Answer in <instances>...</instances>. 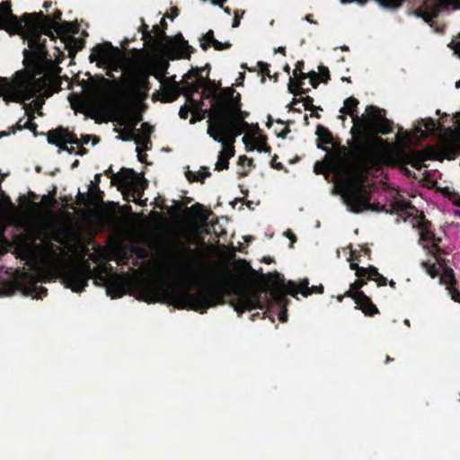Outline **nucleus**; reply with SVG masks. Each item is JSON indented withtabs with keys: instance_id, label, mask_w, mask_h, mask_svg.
Wrapping results in <instances>:
<instances>
[{
	"instance_id": "1",
	"label": "nucleus",
	"mask_w": 460,
	"mask_h": 460,
	"mask_svg": "<svg viewBox=\"0 0 460 460\" xmlns=\"http://www.w3.org/2000/svg\"><path fill=\"white\" fill-rule=\"evenodd\" d=\"M348 209L354 213L364 210L397 213L412 218V225L420 231V241L429 253L439 261L441 239L430 229V223L419 211L405 201L398 191L385 184L372 186L363 172H349L336 186Z\"/></svg>"
},
{
	"instance_id": "2",
	"label": "nucleus",
	"mask_w": 460,
	"mask_h": 460,
	"mask_svg": "<svg viewBox=\"0 0 460 460\" xmlns=\"http://www.w3.org/2000/svg\"><path fill=\"white\" fill-rule=\"evenodd\" d=\"M276 276L278 278L276 280L277 287L272 288L270 292L263 288L239 291L231 302L234 310L242 314L246 310H252L257 307L270 309L276 306L279 312V319L282 323H285L288 320L286 308L288 305V299L286 298L287 294L296 296L298 293H301L304 296H308L313 293H323V291L322 285L309 288L307 279L302 280L299 285L294 281H288V284L285 285L283 278H281L279 273H276Z\"/></svg>"
},
{
	"instance_id": "3",
	"label": "nucleus",
	"mask_w": 460,
	"mask_h": 460,
	"mask_svg": "<svg viewBox=\"0 0 460 460\" xmlns=\"http://www.w3.org/2000/svg\"><path fill=\"white\" fill-rule=\"evenodd\" d=\"M182 90L192 113L190 120L191 124L202 120L206 115L210 117L209 111L214 108L217 97L226 96L227 93V89L222 93L211 89L206 95L204 80L196 73H189L184 76Z\"/></svg>"
},
{
	"instance_id": "4",
	"label": "nucleus",
	"mask_w": 460,
	"mask_h": 460,
	"mask_svg": "<svg viewBox=\"0 0 460 460\" xmlns=\"http://www.w3.org/2000/svg\"><path fill=\"white\" fill-rule=\"evenodd\" d=\"M239 99L240 95L237 93L234 97V90L228 88L226 96L217 97L214 108L209 111L216 127L229 129L236 137L250 128L244 121L246 113L241 111Z\"/></svg>"
},
{
	"instance_id": "5",
	"label": "nucleus",
	"mask_w": 460,
	"mask_h": 460,
	"mask_svg": "<svg viewBox=\"0 0 460 460\" xmlns=\"http://www.w3.org/2000/svg\"><path fill=\"white\" fill-rule=\"evenodd\" d=\"M49 84V78L46 75L37 78L34 75L17 72L13 81L6 78L1 79L0 94L6 101L12 102H24L38 94L49 97L51 94Z\"/></svg>"
},
{
	"instance_id": "6",
	"label": "nucleus",
	"mask_w": 460,
	"mask_h": 460,
	"mask_svg": "<svg viewBox=\"0 0 460 460\" xmlns=\"http://www.w3.org/2000/svg\"><path fill=\"white\" fill-rule=\"evenodd\" d=\"M168 299L177 308H190L204 314L208 308L219 303L220 297L210 289L200 287L196 293L190 292L188 285L172 286L168 289Z\"/></svg>"
},
{
	"instance_id": "7",
	"label": "nucleus",
	"mask_w": 460,
	"mask_h": 460,
	"mask_svg": "<svg viewBox=\"0 0 460 460\" xmlns=\"http://www.w3.org/2000/svg\"><path fill=\"white\" fill-rule=\"evenodd\" d=\"M61 19V12L57 11L54 19L40 16L35 17L26 22L28 46L34 53L37 58H46L45 42L46 39L42 35L49 36L50 40H54V31L58 35L62 34V28L58 21Z\"/></svg>"
},
{
	"instance_id": "8",
	"label": "nucleus",
	"mask_w": 460,
	"mask_h": 460,
	"mask_svg": "<svg viewBox=\"0 0 460 460\" xmlns=\"http://www.w3.org/2000/svg\"><path fill=\"white\" fill-rule=\"evenodd\" d=\"M349 267L351 270H356L358 279L350 284L349 290L346 293V296H351L366 314L372 315L376 314L378 312L376 306L371 302L370 298L359 289L366 283L367 279L375 280L378 286H385L387 283L386 278L381 275L377 269L373 266L364 268L359 267L357 263L350 262Z\"/></svg>"
},
{
	"instance_id": "9",
	"label": "nucleus",
	"mask_w": 460,
	"mask_h": 460,
	"mask_svg": "<svg viewBox=\"0 0 460 460\" xmlns=\"http://www.w3.org/2000/svg\"><path fill=\"white\" fill-rule=\"evenodd\" d=\"M99 67L118 70L122 65L120 50L110 42L96 45L89 57Z\"/></svg>"
},
{
	"instance_id": "10",
	"label": "nucleus",
	"mask_w": 460,
	"mask_h": 460,
	"mask_svg": "<svg viewBox=\"0 0 460 460\" xmlns=\"http://www.w3.org/2000/svg\"><path fill=\"white\" fill-rule=\"evenodd\" d=\"M107 174H112L113 181H118L122 188L132 191V201L138 202L140 200L146 182L145 180L140 179L133 170L122 169L119 173L115 175L112 173L111 169H109Z\"/></svg>"
},
{
	"instance_id": "11",
	"label": "nucleus",
	"mask_w": 460,
	"mask_h": 460,
	"mask_svg": "<svg viewBox=\"0 0 460 460\" xmlns=\"http://www.w3.org/2000/svg\"><path fill=\"white\" fill-rule=\"evenodd\" d=\"M460 9V0H423L422 6L417 12L426 22H430L440 12H451Z\"/></svg>"
},
{
	"instance_id": "12",
	"label": "nucleus",
	"mask_w": 460,
	"mask_h": 460,
	"mask_svg": "<svg viewBox=\"0 0 460 460\" xmlns=\"http://www.w3.org/2000/svg\"><path fill=\"white\" fill-rule=\"evenodd\" d=\"M90 279L89 269L73 266L66 269L62 274V281L66 288L74 292H82Z\"/></svg>"
},
{
	"instance_id": "13",
	"label": "nucleus",
	"mask_w": 460,
	"mask_h": 460,
	"mask_svg": "<svg viewBox=\"0 0 460 460\" xmlns=\"http://www.w3.org/2000/svg\"><path fill=\"white\" fill-rule=\"evenodd\" d=\"M38 283V279L29 273L22 274V278L17 279V286L23 295L30 296L32 298L41 299L46 296L47 288L39 286Z\"/></svg>"
},
{
	"instance_id": "14",
	"label": "nucleus",
	"mask_w": 460,
	"mask_h": 460,
	"mask_svg": "<svg viewBox=\"0 0 460 460\" xmlns=\"http://www.w3.org/2000/svg\"><path fill=\"white\" fill-rule=\"evenodd\" d=\"M369 119V127L382 134H387L391 131V121L385 117V111L376 106H368L366 109Z\"/></svg>"
},
{
	"instance_id": "15",
	"label": "nucleus",
	"mask_w": 460,
	"mask_h": 460,
	"mask_svg": "<svg viewBox=\"0 0 460 460\" xmlns=\"http://www.w3.org/2000/svg\"><path fill=\"white\" fill-rule=\"evenodd\" d=\"M208 134L210 137H212L215 141H217L222 144L223 148L234 147V143L235 141L236 137H234L233 133H230L229 129H226L224 128H217L216 127V121L214 119H208Z\"/></svg>"
},
{
	"instance_id": "16",
	"label": "nucleus",
	"mask_w": 460,
	"mask_h": 460,
	"mask_svg": "<svg viewBox=\"0 0 460 460\" xmlns=\"http://www.w3.org/2000/svg\"><path fill=\"white\" fill-rule=\"evenodd\" d=\"M444 123L445 121L443 118H440L438 122L430 118L419 120L414 129L415 138L419 140L420 138H425L428 134H440L444 127Z\"/></svg>"
},
{
	"instance_id": "17",
	"label": "nucleus",
	"mask_w": 460,
	"mask_h": 460,
	"mask_svg": "<svg viewBox=\"0 0 460 460\" xmlns=\"http://www.w3.org/2000/svg\"><path fill=\"white\" fill-rule=\"evenodd\" d=\"M106 287V294L111 298L120 297L124 294V288L120 279L115 275H110L103 279Z\"/></svg>"
},
{
	"instance_id": "18",
	"label": "nucleus",
	"mask_w": 460,
	"mask_h": 460,
	"mask_svg": "<svg viewBox=\"0 0 460 460\" xmlns=\"http://www.w3.org/2000/svg\"><path fill=\"white\" fill-rule=\"evenodd\" d=\"M259 130L258 126H256L253 132L245 135L243 137V141L246 146L249 145L252 146V148H256L259 152H270V147L267 146L266 138L263 136H257V131Z\"/></svg>"
},
{
	"instance_id": "19",
	"label": "nucleus",
	"mask_w": 460,
	"mask_h": 460,
	"mask_svg": "<svg viewBox=\"0 0 460 460\" xmlns=\"http://www.w3.org/2000/svg\"><path fill=\"white\" fill-rule=\"evenodd\" d=\"M153 132V127L145 122L141 125L140 131L135 133L129 139H133L137 146H142L144 150L151 148L150 134Z\"/></svg>"
},
{
	"instance_id": "20",
	"label": "nucleus",
	"mask_w": 460,
	"mask_h": 460,
	"mask_svg": "<svg viewBox=\"0 0 460 460\" xmlns=\"http://www.w3.org/2000/svg\"><path fill=\"white\" fill-rule=\"evenodd\" d=\"M440 281L447 286L448 294L455 301L460 302V292L454 288L455 277L451 269H446L440 277Z\"/></svg>"
},
{
	"instance_id": "21",
	"label": "nucleus",
	"mask_w": 460,
	"mask_h": 460,
	"mask_svg": "<svg viewBox=\"0 0 460 460\" xmlns=\"http://www.w3.org/2000/svg\"><path fill=\"white\" fill-rule=\"evenodd\" d=\"M234 155V149L231 146L223 148L218 154L216 170L221 171L228 168V160Z\"/></svg>"
},
{
	"instance_id": "22",
	"label": "nucleus",
	"mask_w": 460,
	"mask_h": 460,
	"mask_svg": "<svg viewBox=\"0 0 460 460\" xmlns=\"http://www.w3.org/2000/svg\"><path fill=\"white\" fill-rule=\"evenodd\" d=\"M125 120V126L128 130V139H129L136 133V127L142 120V115L139 112L131 111L128 113Z\"/></svg>"
},
{
	"instance_id": "23",
	"label": "nucleus",
	"mask_w": 460,
	"mask_h": 460,
	"mask_svg": "<svg viewBox=\"0 0 460 460\" xmlns=\"http://www.w3.org/2000/svg\"><path fill=\"white\" fill-rule=\"evenodd\" d=\"M310 84L314 88H316L319 84V77L323 82H327L330 78L329 69L325 66L319 67V74L312 71L309 73Z\"/></svg>"
},
{
	"instance_id": "24",
	"label": "nucleus",
	"mask_w": 460,
	"mask_h": 460,
	"mask_svg": "<svg viewBox=\"0 0 460 460\" xmlns=\"http://www.w3.org/2000/svg\"><path fill=\"white\" fill-rule=\"evenodd\" d=\"M14 20V16L12 13L10 4L6 2H4L0 5V25H5L10 23Z\"/></svg>"
},
{
	"instance_id": "25",
	"label": "nucleus",
	"mask_w": 460,
	"mask_h": 460,
	"mask_svg": "<svg viewBox=\"0 0 460 460\" xmlns=\"http://www.w3.org/2000/svg\"><path fill=\"white\" fill-rule=\"evenodd\" d=\"M58 139L59 141H65L66 143L70 144H75L78 147L81 146V144H88L91 138V136L86 135L83 136L82 141H79L75 136L69 134L68 132H66L64 135H58Z\"/></svg>"
},
{
	"instance_id": "26",
	"label": "nucleus",
	"mask_w": 460,
	"mask_h": 460,
	"mask_svg": "<svg viewBox=\"0 0 460 460\" xmlns=\"http://www.w3.org/2000/svg\"><path fill=\"white\" fill-rule=\"evenodd\" d=\"M26 113L28 114L29 118L27 119H20L14 126L15 128L13 129V132H15V130H21L22 128H28L32 131L36 130L37 125L34 122H32L34 115L30 114V111L28 110H26Z\"/></svg>"
},
{
	"instance_id": "27",
	"label": "nucleus",
	"mask_w": 460,
	"mask_h": 460,
	"mask_svg": "<svg viewBox=\"0 0 460 460\" xmlns=\"http://www.w3.org/2000/svg\"><path fill=\"white\" fill-rule=\"evenodd\" d=\"M316 135L318 136V141L322 144H331L332 141L331 132L323 126L317 127Z\"/></svg>"
},
{
	"instance_id": "28",
	"label": "nucleus",
	"mask_w": 460,
	"mask_h": 460,
	"mask_svg": "<svg viewBox=\"0 0 460 460\" xmlns=\"http://www.w3.org/2000/svg\"><path fill=\"white\" fill-rule=\"evenodd\" d=\"M445 196L453 203V205L456 207L453 209V213L456 216L460 217V195L457 193H455L453 191H450L447 190L445 191Z\"/></svg>"
},
{
	"instance_id": "29",
	"label": "nucleus",
	"mask_w": 460,
	"mask_h": 460,
	"mask_svg": "<svg viewBox=\"0 0 460 460\" xmlns=\"http://www.w3.org/2000/svg\"><path fill=\"white\" fill-rule=\"evenodd\" d=\"M210 175V172L208 168H202L198 172H188L187 178L189 181H203L205 178Z\"/></svg>"
},
{
	"instance_id": "30",
	"label": "nucleus",
	"mask_w": 460,
	"mask_h": 460,
	"mask_svg": "<svg viewBox=\"0 0 460 460\" xmlns=\"http://www.w3.org/2000/svg\"><path fill=\"white\" fill-rule=\"evenodd\" d=\"M193 50V48L190 46L186 41H184L177 49V57L182 58H189Z\"/></svg>"
},
{
	"instance_id": "31",
	"label": "nucleus",
	"mask_w": 460,
	"mask_h": 460,
	"mask_svg": "<svg viewBox=\"0 0 460 460\" xmlns=\"http://www.w3.org/2000/svg\"><path fill=\"white\" fill-rule=\"evenodd\" d=\"M302 66H303V62H297V64L296 65V68L294 69L293 71V75L295 77H296L298 83H297V87H300L303 84H304V80L305 78H307V75L306 74L303 73L302 72Z\"/></svg>"
},
{
	"instance_id": "32",
	"label": "nucleus",
	"mask_w": 460,
	"mask_h": 460,
	"mask_svg": "<svg viewBox=\"0 0 460 460\" xmlns=\"http://www.w3.org/2000/svg\"><path fill=\"white\" fill-rule=\"evenodd\" d=\"M358 103V102L357 99H355L353 97H349L347 100H345L344 107L341 108V112H345V113H349V114H350L352 116L353 115V110H354V108H356Z\"/></svg>"
},
{
	"instance_id": "33",
	"label": "nucleus",
	"mask_w": 460,
	"mask_h": 460,
	"mask_svg": "<svg viewBox=\"0 0 460 460\" xmlns=\"http://www.w3.org/2000/svg\"><path fill=\"white\" fill-rule=\"evenodd\" d=\"M197 208V217L199 219L201 224L208 223L209 217L211 216V212L205 210L200 205L197 204L194 206Z\"/></svg>"
},
{
	"instance_id": "34",
	"label": "nucleus",
	"mask_w": 460,
	"mask_h": 460,
	"mask_svg": "<svg viewBox=\"0 0 460 460\" xmlns=\"http://www.w3.org/2000/svg\"><path fill=\"white\" fill-rule=\"evenodd\" d=\"M216 39L214 38V31L212 30H209L201 40L200 47L201 49L206 51L209 45H211Z\"/></svg>"
},
{
	"instance_id": "35",
	"label": "nucleus",
	"mask_w": 460,
	"mask_h": 460,
	"mask_svg": "<svg viewBox=\"0 0 460 460\" xmlns=\"http://www.w3.org/2000/svg\"><path fill=\"white\" fill-rule=\"evenodd\" d=\"M427 160V156L424 154H416L412 158L411 165L417 169L421 168L422 163Z\"/></svg>"
},
{
	"instance_id": "36",
	"label": "nucleus",
	"mask_w": 460,
	"mask_h": 460,
	"mask_svg": "<svg viewBox=\"0 0 460 460\" xmlns=\"http://www.w3.org/2000/svg\"><path fill=\"white\" fill-rule=\"evenodd\" d=\"M84 109H85V112H86L87 116H89L93 119L95 118L97 111H96V109L93 106V104H92L90 102H85Z\"/></svg>"
},
{
	"instance_id": "37",
	"label": "nucleus",
	"mask_w": 460,
	"mask_h": 460,
	"mask_svg": "<svg viewBox=\"0 0 460 460\" xmlns=\"http://www.w3.org/2000/svg\"><path fill=\"white\" fill-rule=\"evenodd\" d=\"M211 45L217 50H223V49H229L231 47V44L229 42L222 43V42L218 41L217 40H214V42Z\"/></svg>"
},
{
	"instance_id": "38",
	"label": "nucleus",
	"mask_w": 460,
	"mask_h": 460,
	"mask_svg": "<svg viewBox=\"0 0 460 460\" xmlns=\"http://www.w3.org/2000/svg\"><path fill=\"white\" fill-rule=\"evenodd\" d=\"M449 47L455 51L456 54L460 55V38L453 40Z\"/></svg>"
},
{
	"instance_id": "39",
	"label": "nucleus",
	"mask_w": 460,
	"mask_h": 460,
	"mask_svg": "<svg viewBox=\"0 0 460 460\" xmlns=\"http://www.w3.org/2000/svg\"><path fill=\"white\" fill-rule=\"evenodd\" d=\"M153 31L155 32L154 38H155V40H157V41L161 40L163 39V37L164 36V32L160 30L158 25H155L153 27Z\"/></svg>"
},
{
	"instance_id": "40",
	"label": "nucleus",
	"mask_w": 460,
	"mask_h": 460,
	"mask_svg": "<svg viewBox=\"0 0 460 460\" xmlns=\"http://www.w3.org/2000/svg\"><path fill=\"white\" fill-rule=\"evenodd\" d=\"M190 111V106L186 102V105L180 109L179 115L181 119H187Z\"/></svg>"
},
{
	"instance_id": "41",
	"label": "nucleus",
	"mask_w": 460,
	"mask_h": 460,
	"mask_svg": "<svg viewBox=\"0 0 460 460\" xmlns=\"http://www.w3.org/2000/svg\"><path fill=\"white\" fill-rule=\"evenodd\" d=\"M137 84L138 87L143 88L145 90H148V86H147L148 82H147L146 78H145V77L138 78L137 81Z\"/></svg>"
},
{
	"instance_id": "42",
	"label": "nucleus",
	"mask_w": 460,
	"mask_h": 460,
	"mask_svg": "<svg viewBox=\"0 0 460 460\" xmlns=\"http://www.w3.org/2000/svg\"><path fill=\"white\" fill-rule=\"evenodd\" d=\"M142 299L146 302H153L155 300V294H151V293H145V294H142Z\"/></svg>"
},
{
	"instance_id": "43",
	"label": "nucleus",
	"mask_w": 460,
	"mask_h": 460,
	"mask_svg": "<svg viewBox=\"0 0 460 460\" xmlns=\"http://www.w3.org/2000/svg\"><path fill=\"white\" fill-rule=\"evenodd\" d=\"M143 27H144L143 39L146 40H151L153 39V36H152L151 32H149L147 31L148 26L147 25H143Z\"/></svg>"
},
{
	"instance_id": "44",
	"label": "nucleus",
	"mask_w": 460,
	"mask_h": 460,
	"mask_svg": "<svg viewBox=\"0 0 460 460\" xmlns=\"http://www.w3.org/2000/svg\"><path fill=\"white\" fill-rule=\"evenodd\" d=\"M142 149H144V147L142 146H137V145L136 150L137 152L138 160L141 161V162H144L146 155H143Z\"/></svg>"
},
{
	"instance_id": "45",
	"label": "nucleus",
	"mask_w": 460,
	"mask_h": 460,
	"mask_svg": "<svg viewBox=\"0 0 460 460\" xmlns=\"http://www.w3.org/2000/svg\"><path fill=\"white\" fill-rule=\"evenodd\" d=\"M48 250H49V252L51 254V256H53V257L58 256L57 249H54L52 243L48 244Z\"/></svg>"
},
{
	"instance_id": "46",
	"label": "nucleus",
	"mask_w": 460,
	"mask_h": 460,
	"mask_svg": "<svg viewBox=\"0 0 460 460\" xmlns=\"http://www.w3.org/2000/svg\"><path fill=\"white\" fill-rule=\"evenodd\" d=\"M239 24H240V16L238 15V13L235 12L234 22H233V27L236 28L239 26Z\"/></svg>"
},
{
	"instance_id": "47",
	"label": "nucleus",
	"mask_w": 460,
	"mask_h": 460,
	"mask_svg": "<svg viewBox=\"0 0 460 460\" xmlns=\"http://www.w3.org/2000/svg\"><path fill=\"white\" fill-rule=\"evenodd\" d=\"M376 163V161L375 158L369 157V158H367L366 167H367L368 165H374Z\"/></svg>"
},
{
	"instance_id": "48",
	"label": "nucleus",
	"mask_w": 460,
	"mask_h": 460,
	"mask_svg": "<svg viewBox=\"0 0 460 460\" xmlns=\"http://www.w3.org/2000/svg\"><path fill=\"white\" fill-rule=\"evenodd\" d=\"M226 0H211V3L213 4H218L220 6H223V4L226 2Z\"/></svg>"
},
{
	"instance_id": "49",
	"label": "nucleus",
	"mask_w": 460,
	"mask_h": 460,
	"mask_svg": "<svg viewBox=\"0 0 460 460\" xmlns=\"http://www.w3.org/2000/svg\"><path fill=\"white\" fill-rule=\"evenodd\" d=\"M176 97H177V93H173V95L171 98L167 99L166 101L172 102L176 99Z\"/></svg>"
},
{
	"instance_id": "50",
	"label": "nucleus",
	"mask_w": 460,
	"mask_h": 460,
	"mask_svg": "<svg viewBox=\"0 0 460 460\" xmlns=\"http://www.w3.org/2000/svg\"><path fill=\"white\" fill-rule=\"evenodd\" d=\"M277 51L285 55V48L284 47H279Z\"/></svg>"
},
{
	"instance_id": "51",
	"label": "nucleus",
	"mask_w": 460,
	"mask_h": 460,
	"mask_svg": "<svg viewBox=\"0 0 460 460\" xmlns=\"http://www.w3.org/2000/svg\"><path fill=\"white\" fill-rule=\"evenodd\" d=\"M308 102H312V99H311V98H309V97H307V98H306V102H305V109H308V106H307V105H308Z\"/></svg>"
},
{
	"instance_id": "52",
	"label": "nucleus",
	"mask_w": 460,
	"mask_h": 460,
	"mask_svg": "<svg viewBox=\"0 0 460 460\" xmlns=\"http://www.w3.org/2000/svg\"><path fill=\"white\" fill-rule=\"evenodd\" d=\"M223 9H224L225 13H228V14H230V13H231V10H230V8H229V7H224Z\"/></svg>"
},
{
	"instance_id": "53",
	"label": "nucleus",
	"mask_w": 460,
	"mask_h": 460,
	"mask_svg": "<svg viewBox=\"0 0 460 460\" xmlns=\"http://www.w3.org/2000/svg\"><path fill=\"white\" fill-rule=\"evenodd\" d=\"M52 134H53V133H50V134H49V142H50V143H54V142H56V140H53V139L51 138V137H52Z\"/></svg>"
},
{
	"instance_id": "54",
	"label": "nucleus",
	"mask_w": 460,
	"mask_h": 460,
	"mask_svg": "<svg viewBox=\"0 0 460 460\" xmlns=\"http://www.w3.org/2000/svg\"><path fill=\"white\" fill-rule=\"evenodd\" d=\"M389 285L392 287V288H394L395 287V282L394 280H390L389 281Z\"/></svg>"
},
{
	"instance_id": "55",
	"label": "nucleus",
	"mask_w": 460,
	"mask_h": 460,
	"mask_svg": "<svg viewBox=\"0 0 460 460\" xmlns=\"http://www.w3.org/2000/svg\"><path fill=\"white\" fill-rule=\"evenodd\" d=\"M288 237L291 239L292 242L295 241V235L292 234H288Z\"/></svg>"
},
{
	"instance_id": "56",
	"label": "nucleus",
	"mask_w": 460,
	"mask_h": 460,
	"mask_svg": "<svg viewBox=\"0 0 460 460\" xmlns=\"http://www.w3.org/2000/svg\"><path fill=\"white\" fill-rule=\"evenodd\" d=\"M35 106L38 107V108H40L41 107V102H35Z\"/></svg>"
},
{
	"instance_id": "57",
	"label": "nucleus",
	"mask_w": 460,
	"mask_h": 460,
	"mask_svg": "<svg viewBox=\"0 0 460 460\" xmlns=\"http://www.w3.org/2000/svg\"><path fill=\"white\" fill-rule=\"evenodd\" d=\"M292 86H293V82L290 81L289 85H288V88H289L290 92H293Z\"/></svg>"
},
{
	"instance_id": "58",
	"label": "nucleus",
	"mask_w": 460,
	"mask_h": 460,
	"mask_svg": "<svg viewBox=\"0 0 460 460\" xmlns=\"http://www.w3.org/2000/svg\"><path fill=\"white\" fill-rule=\"evenodd\" d=\"M172 14H174V16H177V15H178V12H177V9H176V8H174V9H173Z\"/></svg>"
},
{
	"instance_id": "59",
	"label": "nucleus",
	"mask_w": 460,
	"mask_h": 460,
	"mask_svg": "<svg viewBox=\"0 0 460 460\" xmlns=\"http://www.w3.org/2000/svg\"><path fill=\"white\" fill-rule=\"evenodd\" d=\"M172 14H174V16H177V15H178V12H177V9H176V8H174V9H173Z\"/></svg>"
},
{
	"instance_id": "60",
	"label": "nucleus",
	"mask_w": 460,
	"mask_h": 460,
	"mask_svg": "<svg viewBox=\"0 0 460 460\" xmlns=\"http://www.w3.org/2000/svg\"><path fill=\"white\" fill-rule=\"evenodd\" d=\"M404 323H405L406 325L410 326V321H409L408 319H406V320L404 321Z\"/></svg>"
},
{
	"instance_id": "61",
	"label": "nucleus",
	"mask_w": 460,
	"mask_h": 460,
	"mask_svg": "<svg viewBox=\"0 0 460 460\" xmlns=\"http://www.w3.org/2000/svg\"><path fill=\"white\" fill-rule=\"evenodd\" d=\"M429 273L432 277H434V276H435V273H434L431 270H429Z\"/></svg>"
},
{
	"instance_id": "62",
	"label": "nucleus",
	"mask_w": 460,
	"mask_h": 460,
	"mask_svg": "<svg viewBox=\"0 0 460 460\" xmlns=\"http://www.w3.org/2000/svg\"><path fill=\"white\" fill-rule=\"evenodd\" d=\"M252 239V236H248V237H246V241H247V242H250Z\"/></svg>"
},
{
	"instance_id": "63",
	"label": "nucleus",
	"mask_w": 460,
	"mask_h": 460,
	"mask_svg": "<svg viewBox=\"0 0 460 460\" xmlns=\"http://www.w3.org/2000/svg\"><path fill=\"white\" fill-rule=\"evenodd\" d=\"M275 167H276V168H278V169H279V168H281V167H282V165H281L280 164H277Z\"/></svg>"
},
{
	"instance_id": "64",
	"label": "nucleus",
	"mask_w": 460,
	"mask_h": 460,
	"mask_svg": "<svg viewBox=\"0 0 460 460\" xmlns=\"http://www.w3.org/2000/svg\"><path fill=\"white\" fill-rule=\"evenodd\" d=\"M456 87H460V80L456 83Z\"/></svg>"
}]
</instances>
